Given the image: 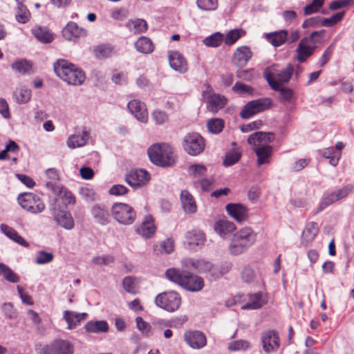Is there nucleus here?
Here are the masks:
<instances>
[{
  "mask_svg": "<svg viewBox=\"0 0 354 354\" xmlns=\"http://www.w3.org/2000/svg\"><path fill=\"white\" fill-rule=\"evenodd\" d=\"M113 217L122 225H128L132 224L136 218V213L128 204L115 203L111 207Z\"/></svg>",
  "mask_w": 354,
  "mask_h": 354,
  "instance_id": "6",
  "label": "nucleus"
},
{
  "mask_svg": "<svg viewBox=\"0 0 354 354\" xmlns=\"http://www.w3.org/2000/svg\"><path fill=\"white\" fill-rule=\"evenodd\" d=\"M138 52L143 54H149L153 52L154 46L150 39L140 37L134 44Z\"/></svg>",
  "mask_w": 354,
  "mask_h": 354,
  "instance_id": "36",
  "label": "nucleus"
},
{
  "mask_svg": "<svg viewBox=\"0 0 354 354\" xmlns=\"http://www.w3.org/2000/svg\"><path fill=\"white\" fill-rule=\"evenodd\" d=\"M225 210L232 218L239 223L248 218V209L241 204L229 203L225 206Z\"/></svg>",
  "mask_w": 354,
  "mask_h": 354,
  "instance_id": "22",
  "label": "nucleus"
},
{
  "mask_svg": "<svg viewBox=\"0 0 354 354\" xmlns=\"http://www.w3.org/2000/svg\"><path fill=\"white\" fill-rule=\"evenodd\" d=\"M188 263L199 273H207L212 268V263L204 259H189Z\"/></svg>",
  "mask_w": 354,
  "mask_h": 354,
  "instance_id": "42",
  "label": "nucleus"
},
{
  "mask_svg": "<svg viewBox=\"0 0 354 354\" xmlns=\"http://www.w3.org/2000/svg\"><path fill=\"white\" fill-rule=\"evenodd\" d=\"M1 310L4 315L8 319H14L17 317L16 310L11 303H4L1 306Z\"/></svg>",
  "mask_w": 354,
  "mask_h": 354,
  "instance_id": "62",
  "label": "nucleus"
},
{
  "mask_svg": "<svg viewBox=\"0 0 354 354\" xmlns=\"http://www.w3.org/2000/svg\"><path fill=\"white\" fill-rule=\"evenodd\" d=\"M252 55L248 46H242L238 47L233 53L232 62L236 66L243 67L248 64Z\"/></svg>",
  "mask_w": 354,
  "mask_h": 354,
  "instance_id": "18",
  "label": "nucleus"
},
{
  "mask_svg": "<svg viewBox=\"0 0 354 354\" xmlns=\"http://www.w3.org/2000/svg\"><path fill=\"white\" fill-rule=\"evenodd\" d=\"M62 35L66 39L72 41L77 38L85 37L86 31L79 27L75 23L70 22L63 29Z\"/></svg>",
  "mask_w": 354,
  "mask_h": 354,
  "instance_id": "25",
  "label": "nucleus"
},
{
  "mask_svg": "<svg viewBox=\"0 0 354 354\" xmlns=\"http://www.w3.org/2000/svg\"><path fill=\"white\" fill-rule=\"evenodd\" d=\"M152 118L157 124H162L169 120L167 114L160 110H156L152 113Z\"/></svg>",
  "mask_w": 354,
  "mask_h": 354,
  "instance_id": "61",
  "label": "nucleus"
},
{
  "mask_svg": "<svg viewBox=\"0 0 354 354\" xmlns=\"http://www.w3.org/2000/svg\"><path fill=\"white\" fill-rule=\"evenodd\" d=\"M207 127L209 132L219 133L224 127V121L220 118H212L207 121Z\"/></svg>",
  "mask_w": 354,
  "mask_h": 354,
  "instance_id": "48",
  "label": "nucleus"
},
{
  "mask_svg": "<svg viewBox=\"0 0 354 354\" xmlns=\"http://www.w3.org/2000/svg\"><path fill=\"white\" fill-rule=\"evenodd\" d=\"M344 15L345 12L342 11L334 14L330 18L320 17V24L322 26L331 27L336 24L337 22L340 21L344 17Z\"/></svg>",
  "mask_w": 354,
  "mask_h": 354,
  "instance_id": "49",
  "label": "nucleus"
},
{
  "mask_svg": "<svg viewBox=\"0 0 354 354\" xmlns=\"http://www.w3.org/2000/svg\"><path fill=\"white\" fill-rule=\"evenodd\" d=\"M54 255L52 252H46L44 250L39 251L35 258V263L39 265L46 264L53 261Z\"/></svg>",
  "mask_w": 354,
  "mask_h": 354,
  "instance_id": "54",
  "label": "nucleus"
},
{
  "mask_svg": "<svg viewBox=\"0 0 354 354\" xmlns=\"http://www.w3.org/2000/svg\"><path fill=\"white\" fill-rule=\"evenodd\" d=\"M266 302V297L261 292H257L249 296L248 302L242 306V309H259Z\"/></svg>",
  "mask_w": 354,
  "mask_h": 354,
  "instance_id": "31",
  "label": "nucleus"
},
{
  "mask_svg": "<svg viewBox=\"0 0 354 354\" xmlns=\"http://www.w3.org/2000/svg\"><path fill=\"white\" fill-rule=\"evenodd\" d=\"M85 330L88 333H106L109 330V325L106 321L88 322L86 324Z\"/></svg>",
  "mask_w": 354,
  "mask_h": 354,
  "instance_id": "39",
  "label": "nucleus"
},
{
  "mask_svg": "<svg viewBox=\"0 0 354 354\" xmlns=\"http://www.w3.org/2000/svg\"><path fill=\"white\" fill-rule=\"evenodd\" d=\"M269 98H259L248 102L243 108L240 115L243 118H249L251 116L268 109L271 105Z\"/></svg>",
  "mask_w": 354,
  "mask_h": 354,
  "instance_id": "9",
  "label": "nucleus"
},
{
  "mask_svg": "<svg viewBox=\"0 0 354 354\" xmlns=\"http://www.w3.org/2000/svg\"><path fill=\"white\" fill-rule=\"evenodd\" d=\"M224 36L219 32H216L207 37H205L203 43L207 47L216 48L218 47L223 41Z\"/></svg>",
  "mask_w": 354,
  "mask_h": 354,
  "instance_id": "44",
  "label": "nucleus"
},
{
  "mask_svg": "<svg viewBox=\"0 0 354 354\" xmlns=\"http://www.w3.org/2000/svg\"><path fill=\"white\" fill-rule=\"evenodd\" d=\"M188 172L195 178H199L205 175L207 169L203 165H192L188 168Z\"/></svg>",
  "mask_w": 354,
  "mask_h": 354,
  "instance_id": "57",
  "label": "nucleus"
},
{
  "mask_svg": "<svg viewBox=\"0 0 354 354\" xmlns=\"http://www.w3.org/2000/svg\"><path fill=\"white\" fill-rule=\"evenodd\" d=\"M337 201L336 199V196L334 192L330 193V194L326 196L322 202L320 203L317 212H319L324 209L328 205L333 204L334 202Z\"/></svg>",
  "mask_w": 354,
  "mask_h": 354,
  "instance_id": "60",
  "label": "nucleus"
},
{
  "mask_svg": "<svg viewBox=\"0 0 354 354\" xmlns=\"http://www.w3.org/2000/svg\"><path fill=\"white\" fill-rule=\"evenodd\" d=\"M156 305L168 312L177 310L181 304V297L175 291L164 292L155 298Z\"/></svg>",
  "mask_w": 354,
  "mask_h": 354,
  "instance_id": "7",
  "label": "nucleus"
},
{
  "mask_svg": "<svg viewBox=\"0 0 354 354\" xmlns=\"http://www.w3.org/2000/svg\"><path fill=\"white\" fill-rule=\"evenodd\" d=\"M32 96L30 89L21 86L17 88L13 93V97L18 104H26L30 101Z\"/></svg>",
  "mask_w": 354,
  "mask_h": 354,
  "instance_id": "41",
  "label": "nucleus"
},
{
  "mask_svg": "<svg viewBox=\"0 0 354 354\" xmlns=\"http://www.w3.org/2000/svg\"><path fill=\"white\" fill-rule=\"evenodd\" d=\"M267 82L272 89L280 93L282 102H290L294 95V91L292 88L279 85V82L274 81L269 76L267 77Z\"/></svg>",
  "mask_w": 354,
  "mask_h": 354,
  "instance_id": "26",
  "label": "nucleus"
},
{
  "mask_svg": "<svg viewBox=\"0 0 354 354\" xmlns=\"http://www.w3.org/2000/svg\"><path fill=\"white\" fill-rule=\"evenodd\" d=\"M241 157V151L239 149H234L226 153L223 165L225 167H230L236 163Z\"/></svg>",
  "mask_w": 354,
  "mask_h": 354,
  "instance_id": "45",
  "label": "nucleus"
},
{
  "mask_svg": "<svg viewBox=\"0 0 354 354\" xmlns=\"http://www.w3.org/2000/svg\"><path fill=\"white\" fill-rule=\"evenodd\" d=\"M184 339L190 347L195 349L201 348L207 344V339L205 334L198 330L187 331L185 333Z\"/></svg>",
  "mask_w": 354,
  "mask_h": 354,
  "instance_id": "17",
  "label": "nucleus"
},
{
  "mask_svg": "<svg viewBox=\"0 0 354 354\" xmlns=\"http://www.w3.org/2000/svg\"><path fill=\"white\" fill-rule=\"evenodd\" d=\"M0 228L1 232L11 240L24 247H28V243L13 228L6 224H1Z\"/></svg>",
  "mask_w": 354,
  "mask_h": 354,
  "instance_id": "34",
  "label": "nucleus"
},
{
  "mask_svg": "<svg viewBox=\"0 0 354 354\" xmlns=\"http://www.w3.org/2000/svg\"><path fill=\"white\" fill-rule=\"evenodd\" d=\"M274 139V136L270 132L257 131L250 134L248 138V143L253 150L259 147L269 145Z\"/></svg>",
  "mask_w": 354,
  "mask_h": 354,
  "instance_id": "12",
  "label": "nucleus"
},
{
  "mask_svg": "<svg viewBox=\"0 0 354 354\" xmlns=\"http://www.w3.org/2000/svg\"><path fill=\"white\" fill-rule=\"evenodd\" d=\"M156 231V227L151 215L145 216L141 225L136 229V232L145 239L152 238Z\"/></svg>",
  "mask_w": 354,
  "mask_h": 354,
  "instance_id": "20",
  "label": "nucleus"
},
{
  "mask_svg": "<svg viewBox=\"0 0 354 354\" xmlns=\"http://www.w3.org/2000/svg\"><path fill=\"white\" fill-rule=\"evenodd\" d=\"M205 147V140L198 133H189L183 140V148L190 156H197L202 153Z\"/></svg>",
  "mask_w": 354,
  "mask_h": 354,
  "instance_id": "8",
  "label": "nucleus"
},
{
  "mask_svg": "<svg viewBox=\"0 0 354 354\" xmlns=\"http://www.w3.org/2000/svg\"><path fill=\"white\" fill-rule=\"evenodd\" d=\"M197 7L204 11H214L217 9L218 0H197Z\"/></svg>",
  "mask_w": 354,
  "mask_h": 354,
  "instance_id": "52",
  "label": "nucleus"
},
{
  "mask_svg": "<svg viewBox=\"0 0 354 354\" xmlns=\"http://www.w3.org/2000/svg\"><path fill=\"white\" fill-rule=\"evenodd\" d=\"M249 347L248 342L245 340H236L230 342L228 345V349L230 351L245 350Z\"/></svg>",
  "mask_w": 354,
  "mask_h": 354,
  "instance_id": "63",
  "label": "nucleus"
},
{
  "mask_svg": "<svg viewBox=\"0 0 354 354\" xmlns=\"http://www.w3.org/2000/svg\"><path fill=\"white\" fill-rule=\"evenodd\" d=\"M319 231L318 225L315 222L308 223L301 235V244L308 246L315 238Z\"/></svg>",
  "mask_w": 354,
  "mask_h": 354,
  "instance_id": "29",
  "label": "nucleus"
},
{
  "mask_svg": "<svg viewBox=\"0 0 354 354\" xmlns=\"http://www.w3.org/2000/svg\"><path fill=\"white\" fill-rule=\"evenodd\" d=\"M150 160L160 167L171 166L175 162V155L171 146L167 143H157L147 151Z\"/></svg>",
  "mask_w": 354,
  "mask_h": 354,
  "instance_id": "4",
  "label": "nucleus"
},
{
  "mask_svg": "<svg viewBox=\"0 0 354 354\" xmlns=\"http://www.w3.org/2000/svg\"><path fill=\"white\" fill-rule=\"evenodd\" d=\"M113 52L114 48L110 44H101L94 48L95 57L100 59L110 57Z\"/></svg>",
  "mask_w": 354,
  "mask_h": 354,
  "instance_id": "43",
  "label": "nucleus"
},
{
  "mask_svg": "<svg viewBox=\"0 0 354 354\" xmlns=\"http://www.w3.org/2000/svg\"><path fill=\"white\" fill-rule=\"evenodd\" d=\"M186 239L190 246H201L205 241V234L198 230H193L187 232Z\"/></svg>",
  "mask_w": 354,
  "mask_h": 354,
  "instance_id": "37",
  "label": "nucleus"
},
{
  "mask_svg": "<svg viewBox=\"0 0 354 354\" xmlns=\"http://www.w3.org/2000/svg\"><path fill=\"white\" fill-rule=\"evenodd\" d=\"M17 200L20 206L31 214H39L45 209V204L42 199L33 193L20 194Z\"/></svg>",
  "mask_w": 354,
  "mask_h": 354,
  "instance_id": "5",
  "label": "nucleus"
},
{
  "mask_svg": "<svg viewBox=\"0 0 354 354\" xmlns=\"http://www.w3.org/2000/svg\"><path fill=\"white\" fill-rule=\"evenodd\" d=\"M257 240V233L250 227H243L236 232L229 244V251L232 255L246 252Z\"/></svg>",
  "mask_w": 354,
  "mask_h": 354,
  "instance_id": "3",
  "label": "nucleus"
},
{
  "mask_svg": "<svg viewBox=\"0 0 354 354\" xmlns=\"http://www.w3.org/2000/svg\"><path fill=\"white\" fill-rule=\"evenodd\" d=\"M293 74L294 66L290 64H288L286 67L273 73L269 71L268 69L263 73L264 77L266 80L267 77L269 76L274 81L279 82L278 84L281 86L288 83Z\"/></svg>",
  "mask_w": 354,
  "mask_h": 354,
  "instance_id": "11",
  "label": "nucleus"
},
{
  "mask_svg": "<svg viewBox=\"0 0 354 354\" xmlns=\"http://www.w3.org/2000/svg\"><path fill=\"white\" fill-rule=\"evenodd\" d=\"M150 176L145 169H134L126 175V182L132 187L138 188L145 185Z\"/></svg>",
  "mask_w": 354,
  "mask_h": 354,
  "instance_id": "14",
  "label": "nucleus"
},
{
  "mask_svg": "<svg viewBox=\"0 0 354 354\" xmlns=\"http://www.w3.org/2000/svg\"><path fill=\"white\" fill-rule=\"evenodd\" d=\"M63 317L68 324L67 328L71 330L79 325L82 321L86 319L87 314L65 310Z\"/></svg>",
  "mask_w": 354,
  "mask_h": 354,
  "instance_id": "28",
  "label": "nucleus"
},
{
  "mask_svg": "<svg viewBox=\"0 0 354 354\" xmlns=\"http://www.w3.org/2000/svg\"><path fill=\"white\" fill-rule=\"evenodd\" d=\"M122 286L124 289L129 293L134 294L136 292V284L134 278L132 277H126L122 281Z\"/></svg>",
  "mask_w": 354,
  "mask_h": 354,
  "instance_id": "64",
  "label": "nucleus"
},
{
  "mask_svg": "<svg viewBox=\"0 0 354 354\" xmlns=\"http://www.w3.org/2000/svg\"><path fill=\"white\" fill-rule=\"evenodd\" d=\"M91 214L96 222L102 225H105L109 222V211L104 205H96L93 206Z\"/></svg>",
  "mask_w": 354,
  "mask_h": 354,
  "instance_id": "32",
  "label": "nucleus"
},
{
  "mask_svg": "<svg viewBox=\"0 0 354 354\" xmlns=\"http://www.w3.org/2000/svg\"><path fill=\"white\" fill-rule=\"evenodd\" d=\"M253 151L257 157V162L258 166L270 163V158L272 153V146L269 145L263 147H259Z\"/></svg>",
  "mask_w": 354,
  "mask_h": 354,
  "instance_id": "35",
  "label": "nucleus"
},
{
  "mask_svg": "<svg viewBox=\"0 0 354 354\" xmlns=\"http://www.w3.org/2000/svg\"><path fill=\"white\" fill-rule=\"evenodd\" d=\"M170 66L180 73H185L188 69L187 62L184 56L178 51H172L168 56Z\"/></svg>",
  "mask_w": 354,
  "mask_h": 354,
  "instance_id": "21",
  "label": "nucleus"
},
{
  "mask_svg": "<svg viewBox=\"0 0 354 354\" xmlns=\"http://www.w3.org/2000/svg\"><path fill=\"white\" fill-rule=\"evenodd\" d=\"M45 186L52 192L59 196L66 205L75 203V198L73 194L61 185H55L53 182H46Z\"/></svg>",
  "mask_w": 354,
  "mask_h": 354,
  "instance_id": "16",
  "label": "nucleus"
},
{
  "mask_svg": "<svg viewBox=\"0 0 354 354\" xmlns=\"http://www.w3.org/2000/svg\"><path fill=\"white\" fill-rule=\"evenodd\" d=\"M324 0H313L311 3L306 5L304 8L305 15H310L319 11L323 6Z\"/></svg>",
  "mask_w": 354,
  "mask_h": 354,
  "instance_id": "55",
  "label": "nucleus"
},
{
  "mask_svg": "<svg viewBox=\"0 0 354 354\" xmlns=\"http://www.w3.org/2000/svg\"><path fill=\"white\" fill-rule=\"evenodd\" d=\"M127 108L134 117L141 122H146L148 118V113L146 106L138 100H132L128 104Z\"/></svg>",
  "mask_w": 354,
  "mask_h": 354,
  "instance_id": "19",
  "label": "nucleus"
},
{
  "mask_svg": "<svg viewBox=\"0 0 354 354\" xmlns=\"http://www.w3.org/2000/svg\"><path fill=\"white\" fill-rule=\"evenodd\" d=\"M0 271L2 272L3 277L9 282L17 283L19 277L9 267L3 263H0Z\"/></svg>",
  "mask_w": 354,
  "mask_h": 354,
  "instance_id": "50",
  "label": "nucleus"
},
{
  "mask_svg": "<svg viewBox=\"0 0 354 354\" xmlns=\"http://www.w3.org/2000/svg\"><path fill=\"white\" fill-rule=\"evenodd\" d=\"M203 96L207 100V108L213 113L217 112L218 109L223 108L226 103V100L223 96L212 93L209 86L205 91H203Z\"/></svg>",
  "mask_w": 354,
  "mask_h": 354,
  "instance_id": "15",
  "label": "nucleus"
},
{
  "mask_svg": "<svg viewBox=\"0 0 354 354\" xmlns=\"http://www.w3.org/2000/svg\"><path fill=\"white\" fill-rule=\"evenodd\" d=\"M245 34L243 29H234L230 30L224 37L223 41L226 45L231 46Z\"/></svg>",
  "mask_w": 354,
  "mask_h": 354,
  "instance_id": "47",
  "label": "nucleus"
},
{
  "mask_svg": "<svg viewBox=\"0 0 354 354\" xmlns=\"http://www.w3.org/2000/svg\"><path fill=\"white\" fill-rule=\"evenodd\" d=\"M257 277V272L250 266H247L241 271V278L246 283H252Z\"/></svg>",
  "mask_w": 354,
  "mask_h": 354,
  "instance_id": "56",
  "label": "nucleus"
},
{
  "mask_svg": "<svg viewBox=\"0 0 354 354\" xmlns=\"http://www.w3.org/2000/svg\"><path fill=\"white\" fill-rule=\"evenodd\" d=\"M232 90L234 92L239 94H249L250 95H252L254 89L250 86L243 84L240 82H237L232 87Z\"/></svg>",
  "mask_w": 354,
  "mask_h": 354,
  "instance_id": "58",
  "label": "nucleus"
},
{
  "mask_svg": "<svg viewBox=\"0 0 354 354\" xmlns=\"http://www.w3.org/2000/svg\"><path fill=\"white\" fill-rule=\"evenodd\" d=\"M89 133L84 129L82 131L71 135L66 141V145L70 149H75L84 146L89 139Z\"/></svg>",
  "mask_w": 354,
  "mask_h": 354,
  "instance_id": "23",
  "label": "nucleus"
},
{
  "mask_svg": "<svg viewBox=\"0 0 354 354\" xmlns=\"http://www.w3.org/2000/svg\"><path fill=\"white\" fill-rule=\"evenodd\" d=\"M15 13V19L20 24L27 23L30 17V13L23 3H17Z\"/></svg>",
  "mask_w": 354,
  "mask_h": 354,
  "instance_id": "46",
  "label": "nucleus"
},
{
  "mask_svg": "<svg viewBox=\"0 0 354 354\" xmlns=\"http://www.w3.org/2000/svg\"><path fill=\"white\" fill-rule=\"evenodd\" d=\"M308 39L307 37L303 38L296 49L297 59L299 62H304L313 54L314 48L308 45Z\"/></svg>",
  "mask_w": 354,
  "mask_h": 354,
  "instance_id": "30",
  "label": "nucleus"
},
{
  "mask_svg": "<svg viewBox=\"0 0 354 354\" xmlns=\"http://www.w3.org/2000/svg\"><path fill=\"white\" fill-rule=\"evenodd\" d=\"M261 338L263 348L267 353L276 351L280 346L279 335L274 330L262 333Z\"/></svg>",
  "mask_w": 354,
  "mask_h": 354,
  "instance_id": "13",
  "label": "nucleus"
},
{
  "mask_svg": "<svg viewBox=\"0 0 354 354\" xmlns=\"http://www.w3.org/2000/svg\"><path fill=\"white\" fill-rule=\"evenodd\" d=\"M73 346L68 340L56 339L42 348L43 354H73Z\"/></svg>",
  "mask_w": 354,
  "mask_h": 354,
  "instance_id": "10",
  "label": "nucleus"
},
{
  "mask_svg": "<svg viewBox=\"0 0 354 354\" xmlns=\"http://www.w3.org/2000/svg\"><path fill=\"white\" fill-rule=\"evenodd\" d=\"M180 201L184 211L188 214L196 211V205L193 196L187 190H183L180 194Z\"/></svg>",
  "mask_w": 354,
  "mask_h": 354,
  "instance_id": "33",
  "label": "nucleus"
},
{
  "mask_svg": "<svg viewBox=\"0 0 354 354\" xmlns=\"http://www.w3.org/2000/svg\"><path fill=\"white\" fill-rule=\"evenodd\" d=\"M53 68L56 75L68 84L81 85L85 80L84 73L66 59H58Z\"/></svg>",
  "mask_w": 354,
  "mask_h": 354,
  "instance_id": "2",
  "label": "nucleus"
},
{
  "mask_svg": "<svg viewBox=\"0 0 354 354\" xmlns=\"http://www.w3.org/2000/svg\"><path fill=\"white\" fill-rule=\"evenodd\" d=\"M12 68L20 73H26L31 70L32 64L26 59H21L14 62Z\"/></svg>",
  "mask_w": 354,
  "mask_h": 354,
  "instance_id": "51",
  "label": "nucleus"
},
{
  "mask_svg": "<svg viewBox=\"0 0 354 354\" xmlns=\"http://www.w3.org/2000/svg\"><path fill=\"white\" fill-rule=\"evenodd\" d=\"M32 33L42 43H50L53 39V35L45 28L35 27L32 29Z\"/></svg>",
  "mask_w": 354,
  "mask_h": 354,
  "instance_id": "40",
  "label": "nucleus"
},
{
  "mask_svg": "<svg viewBox=\"0 0 354 354\" xmlns=\"http://www.w3.org/2000/svg\"><path fill=\"white\" fill-rule=\"evenodd\" d=\"M128 25L130 27L133 26V30L136 33H142L147 30V23L142 19L131 21L128 23Z\"/></svg>",
  "mask_w": 354,
  "mask_h": 354,
  "instance_id": "53",
  "label": "nucleus"
},
{
  "mask_svg": "<svg viewBox=\"0 0 354 354\" xmlns=\"http://www.w3.org/2000/svg\"><path fill=\"white\" fill-rule=\"evenodd\" d=\"M288 36V31L282 30L266 35L267 40L274 46L278 47L284 44Z\"/></svg>",
  "mask_w": 354,
  "mask_h": 354,
  "instance_id": "38",
  "label": "nucleus"
},
{
  "mask_svg": "<svg viewBox=\"0 0 354 354\" xmlns=\"http://www.w3.org/2000/svg\"><path fill=\"white\" fill-rule=\"evenodd\" d=\"M214 231L222 238L229 237L235 230V225L227 219L216 221L214 226Z\"/></svg>",
  "mask_w": 354,
  "mask_h": 354,
  "instance_id": "24",
  "label": "nucleus"
},
{
  "mask_svg": "<svg viewBox=\"0 0 354 354\" xmlns=\"http://www.w3.org/2000/svg\"><path fill=\"white\" fill-rule=\"evenodd\" d=\"M166 277L189 292H198L204 287L203 279L197 275L169 268L165 272Z\"/></svg>",
  "mask_w": 354,
  "mask_h": 354,
  "instance_id": "1",
  "label": "nucleus"
},
{
  "mask_svg": "<svg viewBox=\"0 0 354 354\" xmlns=\"http://www.w3.org/2000/svg\"><path fill=\"white\" fill-rule=\"evenodd\" d=\"M114 261V257L111 254L97 256L92 259V262L98 266H108L113 263Z\"/></svg>",
  "mask_w": 354,
  "mask_h": 354,
  "instance_id": "59",
  "label": "nucleus"
},
{
  "mask_svg": "<svg viewBox=\"0 0 354 354\" xmlns=\"http://www.w3.org/2000/svg\"><path fill=\"white\" fill-rule=\"evenodd\" d=\"M55 220L58 225L66 230H72L74 227V220L70 212L58 210L54 214Z\"/></svg>",
  "mask_w": 354,
  "mask_h": 354,
  "instance_id": "27",
  "label": "nucleus"
}]
</instances>
